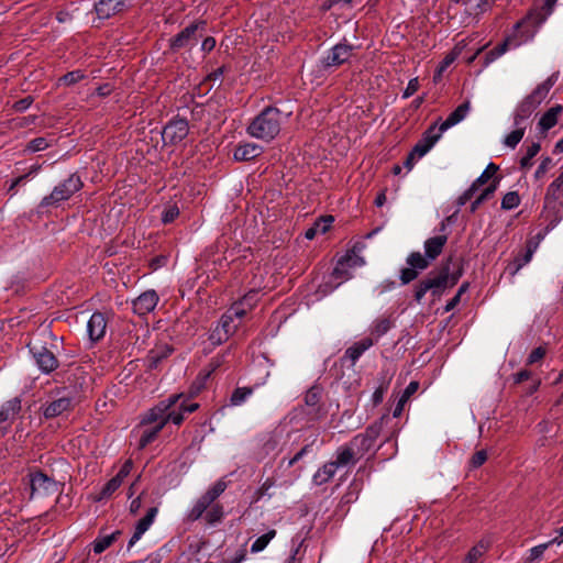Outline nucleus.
<instances>
[{
  "mask_svg": "<svg viewBox=\"0 0 563 563\" xmlns=\"http://www.w3.org/2000/svg\"><path fill=\"white\" fill-rule=\"evenodd\" d=\"M224 357V354L212 357L206 368L198 374L197 382L199 383V388L203 387L209 377L222 365Z\"/></svg>",
  "mask_w": 563,
  "mask_h": 563,
  "instance_id": "33",
  "label": "nucleus"
},
{
  "mask_svg": "<svg viewBox=\"0 0 563 563\" xmlns=\"http://www.w3.org/2000/svg\"><path fill=\"white\" fill-rule=\"evenodd\" d=\"M278 443H279L278 434L276 432L268 433L264 438V442H263V450H264V452L266 454L273 453L277 449Z\"/></svg>",
  "mask_w": 563,
  "mask_h": 563,
  "instance_id": "58",
  "label": "nucleus"
},
{
  "mask_svg": "<svg viewBox=\"0 0 563 563\" xmlns=\"http://www.w3.org/2000/svg\"><path fill=\"white\" fill-rule=\"evenodd\" d=\"M189 133V123L179 115L170 119L162 131V141L164 146H175L184 141Z\"/></svg>",
  "mask_w": 563,
  "mask_h": 563,
  "instance_id": "10",
  "label": "nucleus"
},
{
  "mask_svg": "<svg viewBox=\"0 0 563 563\" xmlns=\"http://www.w3.org/2000/svg\"><path fill=\"white\" fill-rule=\"evenodd\" d=\"M388 385L389 383L384 377L379 380L378 386L372 395L373 406H377L383 401L384 395L388 389Z\"/></svg>",
  "mask_w": 563,
  "mask_h": 563,
  "instance_id": "56",
  "label": "nucleus"
},
{
  "mask_svg": "<svg viewBox=\"0 0 563 563\" xmlns=\"http://www.w3.org/2000/svg\"><path fill=\"white\" fill-rule=\"evenodd\" d=\"M358 461L360 459L353 451L351 444L346 443L336 450L335 460L332 462L339 468L347 465H355Z\"/></svg>",
  "mask_w": 563,
  "mask_h": 563,
  "instance_id": "28",
  "label": "nucleus"
},
{
  "mask_svg": "<svg viewBox=\"0 0 563 563\" xmlns=\"http://www.w3.org/2000/svg\"><path fill=\"white\" fill-rule=\"evenodd\" d=\"M460 277L461 272L450 273L449 263L442 265L437 271L430 272L413 286V298L416 302L421 303L426 294L429 291L434 299L440 298L448 288L457 284Z\"/></svg>",
  "mask_w": 563,
  "mask_h": 563,
  "instance_id": "2",
  "label": "nucleus"
},
{
  "mask_svg": "<svg viewBox=\"0 0 563 563\" xmlns=\"http://www.w3.org/2000/svg\"><path fill=\"white\" fill-rule=\"evenodd\" d=\"M128 8L125 0H99L95 10L99 19L107 20Z\"/></svg>",
  "mask_w": 563,
  "mask_h": 563,
  "instance_id": "20",
  "label": "nucleus"
},
{
  "mask_svg": "<svg viewBox=\"0 0 563 563\" xmlns=\"http://www.w3.org/2000/svg\"><path fill=\"white\" fill-rule=\"evenodd\" d=\"M132 468H133V462H132V460L129 459L122 464L120 471L117 473L115 476H113V478L117 479V482H119V484L122 485L124 478L129 476Z\"/></svg>",
  "mask_w": 563,
  "mask_h": 563,
  "instance_id": "62",
  "label": "nucleus"
},
{
  "mask_svg": "<svg viewBox=\"0 0 563 563\" xmlns=\"http://www.w3.org/2000/svg\"><path fill=\"white\" fill-rule=\"evenodd\" d=\"M276 537V530L271 529L266 533L258 537L251 545L252 553H258L263 551L268 543Z\"/></svg>",
  "mask_w": 563,
  "mask_h": 563,
  "instance_id": "46",
  "label": "nucleus"
},
{
  "mask_svg": "<svg viewBox=\"0 0 563 563\" xmlns=\"http://www.w3.org/2000/svg\"><path fill=\"white\" fill-rule=\"evenodd\" d=\"M544 201L563 202V179L556 177L548 187Z\"/></svg>",
  "mask_w": 563,
  "mask_h": 563,
  "instance_id": "37",
  "label": "nucleus"
},
{
  "mask_svg": "<svg viewBox=\"0 0 563 563\" xmlns=\"http://www.w3.org/2000/svg\"><path fill=\"white\" fill-rule=\"evenodd\" d=\"M488 548L489 543L484 540H481L476 545H474L468 551L463 563H476L488 550Z\"/></svg>",
  "mask_w": 563,
  "mask_h": 563,
  "instance_id": "43",
  "label": "nucleus"
},
{
  "mask_svg": "<svg viewBox=\"0 0 563 563\" xmlns=\"http://www.w3.org/2000/svg\"><path fill=\"white\" fill-rule=\"evenodd\" d=\"M563 111V107L561 104H556L550 108L539 120V129L542 132H547L552 129L558 123V117Z\"/></svg>",
  "mask_w": 563,
  "mask_h": 563,
  "instance_id": "31",
  "label": "nucleus"
},
{
  "mask_svg": "<svg viewBox=\"0 0 563 563\" xmlns=\"http://www.w3.org/2000/svg\"><path fill=\"white\" fill-rule=\"evenodd\" d=\"M498 170V166L494 163H489L484 172L473 181L472 186H475V189L478 190L481 186L486 184Z\"/></svg>",
  "mask_w": 563,
  "mask_h": 563,
  "instance_id": "48",
  "label": "nucleus"
},
{
  "mask_svg": "<svg viewBox=\"0 0 563 563\" xmlns=\"http://www.w3.org/2000/svg\"><path fill=\"white\" fill-rule=\"evenodd\" d=\"M174 349L169 345H162L154 350H151L146 356L147 368L155 369L159 363L172 355Z\"/></svg>",
  "mask_w": 563,
  "mask_h": 563,
  "instance_id": "29",
  "label": "nucleus"
},
{
  "mask_svg": "<svg viewBox=\"0 0 563 563\" xmlns=\"http://www.w3.org/2000/svg\"><path fill=\"white\" fill-rule=\"evenodd\" d=\"M339 262H344V264L351 268L363 266L365 264L364 258L357 255L354 251L347 252L339 260Z\"/></svg>",
  "mask_w": 563,
  "mask_h": 563,
  "instance_id": "55",
  "label": "nucleus"
},
{
  "mask_svg": "<svg viewBox=\"0 0 563 563\" xmlns=\"http://www.w3.org/2000/svg\"><path fill=\"white\" fill-rule=\"evenodd\" d=\"M534 251L536 246L529 244L521 254H518L514 262L508 266L510 274L516 275L525 265H527L531 261Z\"/></svg>",
  "mask_w": 563,
  "mask_h": 563,
  "instance_id": "34",
  "label": "nucleus"
},
{
  "mask_svg": "<svg viewBox=\"0 0 563 563\" xmlns=\"http://www.w3.org/2000/svg\"><path fill=\"white\" fill-rule=\"evenodd\" d=\"M207 22L203 20L190 23L179 33L169 38V48L176 53L183 48L191 49L198 42L197 32L205 31Z\"/></svg>",
  "mask_w": 563,
  "mask_h": 563,
  "instance_id": "8",
  "label": "nucleus"
},
{
  "mask_svg": "<svg viewBox=\"0 0 563 563\" xmlns=\"http://www.w3.org/2000/svg\"><path fill=\"white\" fill-rule=\"evenodd\" d=\"M374 345V340L372 338H364L353 345L347 347L344 352L343 358H346L351 362V365L354 366L362 354L367 351L369 347Z\"/></svg>",
  "mask_w": 563,
  "mask_h": 563,
  "instance_id": "25",
  "label": "nucleus"
},
{
  "mask_svg": "<svg viewBox=\"0 0 563 563\" xmlns=\"http://www.w3.org/2000/svg\"><path fill=\"white\" fill-rule=\"evenodd\" d=\"M52 144L51 142L45 137H36L31 140L26 145V151L31 153H36L46 150Z\"/></svg>",
  "mask_w": 563,
  "mask_h": 563,
  "instance_id": "57",
  "label": "nucleus"
},
{
  "mask_svg": "<svg viewBox=\"0 0 563 563\" xmlns=\"http://www.w3.org/2000/svg\"><path fill=\"white\" fill-rule=\"evenodd\" d=\"M323 388L312 385L303 396V404L292 411V419L303 421L305 424H313L327 417L328 410L322 402Z\"/></svg>",
  "mask_w": 563,
  "mask_h": 563,
  "instance_id": "4",
  "label": "nucleus"
},
{
  "mask_svg": "<svg viewBox=\"0 0 563 563\" xmlns=\"http://www.w3.org/2000/svg\"><path fill=\"white\" fill-rule=\"evenodd\" d=\"M159 300L158 294L154 289H147L132 300V310L139 316H146L152 312Z\"/></svg>",
  "mask_w": 563,
  "mask_h": 563,
  "instance_id": "16",
  "label": "nucleus"
},
{
  "mask_svg": "<svg viewBox=\"0 0 563 563\" xmlns=\"http://www.w3.org/2000/svg\"><path fill=\"white\" fill-rule=\"evenodd\" d=\"M355 46L345 38L332 46L320 59L322 70L335 69L347 63L354 54Z\"/></svg>",
  "mask_w": 563,
  "mask_h": 563,
  "instance_id": "7",
  "label": "nucleus"
},
{
  "mask_svg": "<svg viewBox=\"0 0 563 563\" xmlns=\"http://www.w3.org/2000/svg\"><path fill=\"white\" fill-rule=\"evenodd\" d=\"M132 468H133V462H132V460L129 459L122 464L120 471L117 473L115 476H113V478L117 479V482H119V484L122 485L124 478L129 476Z\"/></svg>",
  "mask_w": 563,
  "mask_h": 563,
  "instance_id": "63",
  "label": "nucleus"
},
{
  "mask_svg": "<svg viewBox=\"0 0 563 563\" xmlns=\"http://www.w3.org/2000/svg\"><path fill=\"white\" fill-rule=\"evenodd\" d=\"M74 405V397L69 391H57L55 396L51 397L46 404L42 405L41 409L46 419L56 418L64 412L69 411Z\"/></svg>",
  "mask_w": 563,
  "mask_h": 563,
  "instance_id": "12",
  "label": "nucleus"
},
{
  "mask_svg": "<svg viewBox=\"0 0 563 563\" xmlns=\"http://www.w3.org/2000/svg\"><path fill=\"white\" fill-rule=\"evenodd\" d=\"M250 309H247L246 306H243L240 300L234 302L232 307L227 311L228 313H231L232 318L242 319Z\"/></svg>",
  "mask_w": 563,
  "mask_h": 563,
  "instance_id": "64",
  "label": "nucleus"
},
{
  "mask_svg": "<svg viewBox=\"0 0 563 563\" xmlns=\"http://www.w3.org/2000/svg\"><path fill=\"white\" fill-rule=\"evenodd\" d=\"M253 393V387H236L231 394L229 405L233 407L241 406L249 399V397Z\"/></svg>",
  "mask_w": 563,
  "mask_h": 563,
  "instance_id": "39",
  "label": "nucleus"
},
{
  "mask_svg": "<svg viewBox=\"0 0 563 563\" xmlns=\"http://www.w3.org/2000/svg\"><path fill=\"white\" fill-rule=\"evenodd\" d=\"M497 189V180L494 179L492 184H489L471 203L470 211L474 213L478 207L487 199H489Z\"/></svg>",
  "mask_w": 563,
  "mask_h": 563,
  "instance_id": "42",
  "label": "nucleus"
},
{
  "mask_svg": "<svg viewBox=\"0 0 563 563\" xmlns=\"http://www.w3.org/2000/svg\"><path fill=\"white\" fill-rule=\"evenodd\" d=\"M120 486H121V484H119V482H117V479H114L112 477L102 487L98 500H101V499H104V498H109L117 489H119Z\"/></svg>",
  "mask_w": 563,
  "mask_h": 563,
  "instance_id": "60",
  "label": "nucleus"
},
{
  "mask_svg": "<svg viewBox=\"0 0 563 563\" xmlns=\"http://www.w3.org/2000/svg\"><path fill=\"white\" fill-rule=\"evenodd\" d=\"M183 398V394H174L168 396L166 399L161 400L154 407L150 408L143 416L141 424H161L164 422L166 426L167 411L174 408L178 401Z\"/></svg>",
  "mask_w": 563,
  "mask_h": 563,
  "instance_id": "11",
  "label": "nucleus"
},
{
  "mask_svg": "<svg viewBox=\"0 0 563 563\" xmlns=\"http://www.w3.org/2000/svg\"><path fill=\"white\" fill-rule=\"evenodd\" d=\"M395 325V320L388 317H379L375 319L371 325V334L375 336L376 341L385 335Z\"/></svg>",
  "mask_w": 563,
  "mask_h": 563,
  "instance_id": "32",
  "label": "nucleus"
},
{
  "mask_svg": "<svg viewBox=\"0 0 563 563\" xmlns=\"http://www.w3.org/2000/svg\"><path fill=\"white\" fill-rule=\"evenodd\" d=\"M388 422H390L389 416L384 415L378 420L369 424L364 432L354 435L349 441L360 460L374 449L376 440L383 430V426Z\"/></svg>",
  "mask_w": 563,
  "mask_h": 563,
  "instance_id": "6",
  "label": "nucleus"
},
{
  "mask_svg": "<svg viewBox=\"0 0 563 563\" xmlns=\"http://www.w3.org/2000/svg\"><path fill=\"white\" fill-rule=\"evenodd\" d=\"M179 212L176 203H167L162 211L161 220L164 224L172 223L178 218Z\"/></svg>",
  "mask_w": 563,
  "mask_h": 563,
  "instance_id": "49",
  "label": "nucleus"
},
{
  "mask_svg": "<svg viewBox=\"0 0 563 563\" xmlns=\"http://www.w3.org/2000/svg\"><path fill=\"white\" fill-rule=\"evenodd\" d=\"M262 153L263 147L258 144L251 142L240 143L233 152V158L236 162H249L255 159Z\"/></svg>",
  "mask_w": 563,
  "mask_h": 563,
  "instance_id": "22",
  "label": "nucleus"
},
{
  "mask_svg": "<svg viewBox=\"0 0 563 563\" xmlns=\"http://www.w3.org/2000/svg\"><path fill=\"white\" fill-rule=\"evenodd\" d=\"M541 145L539 142H533L528 146L526 154L520 158V168L529 169L532 166L533 157L540 152Z\"/></svg>",
  "mask_w": 563,
  "mask_h": 563,
  "instance_id": "47",
  "label": "nucleus"
},
{
  "mask_svg": "<svg viewBox=\"0 0 563 563\" xmlns=\"http://www.w3.org/2000/svg\"><path fill=\"white\" fill-rule=\"evenodd\" d=\"M541 217L545 222V231L553 230L563 219V202L544 201Z\"/></svg>",
  "mask_w": 563,
  "mask_h": 563,
  "instance_id": "18",
  "label": "nucleus"
},
{
  "mask_svg": "<svg viewBox=\"0 0 563 563\" xmlns=\"http://www.w3.org/2000/svg\"><path fill=\"white\" fill-rule=\"evenodd\" d=\"M446 242L448 235L445 234L432 236L424 241V255L420 252H411L406 258L407 267L401 268L399 272L401 285H408L416 280L420 273L426 271L438 258Z\"/></svg>",
  "mask_w": 563,
  "mask_h": 563,
  "instance_id": "1",
  "label": "nucleus"
},
{
  "mask_svg": "<svg viewBox=\"0 0 563 563\" xmlns=\"http://www.w3.org/2000/svg\"><path fill=\"white\" fill-rule=\"evenodd\" d=\"M520 203V197L517 191L507 192L501 199V209L512 210Z\"/></svg>",
  "mask_w": 563,
  "mask_h": 563,
  "instance_id": "54",
  "label": "nucleus"
},
{
  "mask_svg": "<svg viewBox=\"0 0 563 563\" xmlns=\"http://www.w3.org/2000/svg\"><path fill=\"white\" fill-rule=\"evenodd\" d=\"M260 300V291L257 289H251L241 299L240 302L246 306L247 309H253Z\"/></svg>",
  "mask_w": 563,
  "mask_h": 563,
  "instance_id": "59",
  "label": "nucleus"
},
{
  "mask_svg": "<svg viewBox=\"0 0 563 563\" xmlns=\"http://www.w3.org/2000/svg\"><path fill=\"white\" fill-rule=\"evenodd\" d=\"M82 187L84 183L80 176L74 173L55 186L49 195L43 197L38 208L58 207L62 202L69 200Z\"/></svg>",
  "mask_w": 563,
  "mask_h": 563,
  "instance_id": "5",
  "label": "nucleus"
},
{
  "mask_svg": "<svg viewBox=\"0 0 563 563\" xmlns=\"http://www.w3.org/2000/svg\"><path fill=\"white\" fill-rule=\"evenodd\" d=\"M318 440V434L314 435L312 441L305 444L292 457L286 460V457L283 459V463L286 462L287 468L292 467L297 462H299L303 456L312 452V446Z\"/></svg>",
  "mask_w": 563,
  "mask_h": 563,
  "instance_id": "45",
  "label": "nucleus"
},
{
  "mask_svg": "<svg viewBox=\"0 0 563 563\" xmlns=\"http://www.w3.org/2000/svg\"><path fill=\"white\" fill-rule=\"evenodd\" d=\"M556 1L558 0H544V3L539 11H531L526 19L515 24V32H519L527 23L530 22L537 25L542 24L548 16L552 14Z\"/></svg>",
  "mask_w": 563,
  "mask_h": 563,
  "instance_id": "17",
  "label": "nucleus"
},
{
  "mask_svg": "<svg viewBox=\"0 0 563 563\" xmlns=\"http://www.w3.org/2000/svg\"><path fill=\"white\" fill-rule=\"evenodd\" d=\"M283 112L276 107H265L247 125L250 136L264 142L273 141L280 132Z\"/></svg>",
  "mask_w": 563,
  "mask_h": 563,
  "instance_id": "3",
  "label": "nucleus"
},
{
  "mask_svg": "<svg viewBox=\"0 0 563 563\" xmlns=\"http://www.w3.org/2000/svg\"><path fill=\"white\" fill-rule=\"evenodd\" d=\"M31 497L48 496L58 490V484L55 479L48 477L45 473L38 471L31 474Z\"/></svg>",
  "mask_w": 563,
  "mask_h": 563,
  "instance_id": "14",
  "label": "nucleus"
},
{
  "mask_svg": "<svg viewBox=\"0 0 563 563\" xmlns=\"http://www.w3.org/2000/svg\"><path fill=\"white\" fill-rule=\"evenodd\" d=\"M29 352L43 374H51L58 368L59 362L55 354L45 345L36 342H30L27 344Z\"/></svg>",
  "mask_w": 563,
  "mask_h": 563,
  "instance_id": "9",
  "label": "nucleus"
},
{
  "mask_svg": "<svg viewBox=\"0 0 563 563\" xmlns=\"http://www.w3.org/2000/svg\"><path fill=\"white\" fill-rule=\"evenodd\" d=\"M515 130L505 136L504 144L507 147L515 150L520 141L523 139L527 125H514Z\"/></svg>",
  "mask_w": 563,
  "mask_h": 563,
  "instance_id": "41",
  "label": "nucleus"
},
{
  "mask_svg": "<svg viewBox=\"0 0 563 563\" xmlns=\"http://www.w3.org/2000/svg\"><path fill=\"white\" fill-rule=\"evenodd\" d=\"M164 429V422L161 424H155L152 428H148L143 431L140 441L139 446L141 449H144L148 444H151L158 435V433Z\"/></svg>",
  "mask_w": 563,
  "mask_h": 563,
  "instance_id": "44",
  "label": "nucleus"
},
{
  "mask_svg": "<svg viewBox=\"0 0 563 563\" xmlns=\"http://www.w3.org/2000/svg\"><path fill=\"white\" fill-rule=\"evenodd\" d=\"M213 503H211L207 497L206 495L203 494L202 496H200L197 501L195 503V505L192 506V508L188 511V515H187V519L189 521H196L198 519H200L203 514L206 515L208 508L212 505Z\"/></svg>",
  "mask_w": 563,
  "mask_h": 563,
  "instance_id": "35",
  "label": "nucleus"
},
{
  "mask_svg": "<svg viewBox=\"0 0 563 563\" xmlns=\"http://www.w3.org/2000/svg\"><path fill=\"white\" fill-rule=\"evenodd\" d=\"M471 109V103L470 101H465L463 102L462 104H460L455 110H453L449 117L439 125V128L441 129V131L444 133L446 130H449L450 128L456 125L457 123H460L461 121H463L468 111Z\"/></svg>",
  "mask_w": 563,
  "mask_h": 563,
  "instance_id": "26",
  "label": "nucleus"
},
{
  "mask_svg": "<svg viewBox=\"0 0 563 563\" xmlns=\"http://www.w3.org/2000/svg\"><path fill=\"white\" fill-rule=\"evenodd\" d=\"M22 410V399L16 396L0 406V437L5 435Z\"/></svg>",
  "mask_w": 563,
  "mask_h": 563,
  "instance_id": "13",
  "label": "nucleus"
},
{
  "mask_svg": "<svg viewBox=\"0 0 563 563\" xmlns=\"http://www.w3.org/2000/svg\"><path fill=\"white\" fill-rule=\"evenodd\" d=\"M224 517V509L221 504L213 503L205 515V520L210 526H216L221 522Z\"/></svg>",
  "mask_w": 563,
  "mask_h": 563,
  "instance_id": "40",
  "label": "nucleus"
},
{
  "mask_svg": "<svg viewBox=\"0 0 563 563\" xmlns=\"http://www.w3.org/2000/svg\"><path fill=\"white\" fill-rule=\"evenodd\" d=\"M121 534L120 530H117L107 536H98L92 542V551L95 554H101L104 552Z\"/></svg>",
  "mask_w": 563,
  "mask_h": 563,
  "instance_id": "36",
  "label": "nucleus"
},
{
  "mask_svg": "<svg viewBox=\"0 0 563 563\" xmlns=\"http://www.w3.org/2000/svg\"><path fill=\"white\" fill-rule=\"evenodd\" d=\"M559 79V73L552 74L543 82L537 86V88L527 96L530 100L534 101L536 104L540 106L541 102L547 98L550 89L555 85Z\"/></svg>",
  "mask_w": 563,
  "mask_h": 563,
  "instance_id": "27",
  "label": "nucleus"
},
{
  "mask_svg": "<svg viewBox=\"0 0 563 563\" xmlns=\"http://www.w3.org/2000/svg\"><path fill=\"white\" fill-rule=\"evenodd\" d=\"M523 40H517L516 35L514 37L509 36L507 37L503 43L498 44L493 49L488 51L484 56V63L483 67L489 66L493 62H495L497 58H499L501 55H504L508 47H518Z\"/></svg>",
  "mask_w": 563,
  "mask_h": 563,
  "instance_id": "23",
  "label": "nucleus"
},
{
  "mask_svg": "<svg viewBox=\"0 0 563 563\" xmlns=\"http://www.w3.org/2000/svg\"><path fill=\"white\" fill-rule=\"evenodd\" d=\"M539 106L534 101L526 97L516 108L514 112V125H527L528 120Z\"/></svg>",
  "mask_w": 563,
  "mask_h": 563,
  "instance_id": "24",
  "label": "nucleus"
},
{
  "mask_svg": "<svg viewBox=\"0 0 563 563\" xmlns=\"http://www.w3.org/2000/svg\"><path fill=\"white\" fill-rule=\"evenodd\" d=\"M108 320L104 313L100 311L93 312L87 322V334L92 343L100 341L107 331Z\"/></svg>",
  "mask_w": 563,
  "mask_h": 563,
  "instance_id": "19",
  "label": "nucleus"
},
{
  "mask_svg": "<svg viewBox=\"0 0 563 563\" xmlns=\"http://www.w3.org/2000/svg\"><path fill=\"white\" fill-rule=\"evenodd\" d=\"M332 276L334 279L340 280V284L352 278L351 267H347L344 262H339L333 268Z\"/></svg>",
  "mask_w": 563,
  "mask_h": 563,
  "instance_id": "50",
  "label": "nucleus"
},
{
  "mask_svg": "<svg viewBox=\"0 0 563 563\" xmlns=\"http://www.w3.org/2000/svg\"><path fill=\"white\" fill-rule=\"evenodd\" d=\"M336 471H338V467L335 466V464L332 461H330L317 470V472L312 476V482L317 486L327 484L328 482H330L333 478Z\"/></svg>",
  "mask_w": 563,
  "mask_h": 563,
  "instance_id": "30",
  "label": "nucleus"
},
{
  "mask_svg": "<svg viewBox=\"0 0 563 563\" xmlns=\"http://www.w3.org/2000/svg\"><path fill=\"white\" fill-rule=\"evenodd\" d=\"M157 514H158V508L151 507L147 510L146 515L136 522L134 533L132 534V537L128 543V550H130L142 538V536L150 529V527L153 525Z\"/></svg>",
  "mask_w": 563,
  "mask_h": 563,
  "instance_id": "21",
  "label": "nucleus"
},
{
  "mask_svg": "<svg viewBox=\"0 0 563 563\" xmlns=\"http://www.w3.org/2000/svg\"><path fill=\"white\" fill-rule=\"evenodd\" d=\"M495 0H471V13L479 14L488 10Z\"/></svg>",
  "mask_w": 563,
  "mask_h": 563,
  "instance_id": "61",
  "label": "nucleus"
},
{
  "mask_svg": "<svg viewBox=\"0 0 563 563\" xmlns=\"http://www.w3.org/2000/svg\"><path fill=\"white\" fill-rule=\"evenodd\" d=\"M443 132L438 126V123L431 124L421 135V139L412 147L413 154L418 158L423 157L441 139Z\"/></svg>",
  "mask_w": 563,
  "mask_h": 563,
  "instance_id": "15",
  "label": "nucleus"
},
{
  "mask_svg": "<svg viewBox=\"0 0 563 563\" xmlns=\"http://www.w3.org/2000/svg\"><path fill=\"white\" fill-rule=\"evenodd\" d=\"M85 78H86L85 73L80 69H76V70L68 71L67 74L62 76L59 78V82H62L65 86H73Z\"/></svg>",
  "mask_w": 563,
  "mask_h": 563,
  "instance_id": "53",
  "label": "nucleus"
},
{
  "mask_svg": "<svg viewBox=\"0 0 563 563\" xmlns=\"http://www.w3.org/2000/svg\"><path fill=\"white\" fill-rule=\"evenodd\" d=\"M332 222H333V217H331V216L320 218L314 223V225H312L305 232V238L308 240H312L317 235L318 232H321L324 234L330 229Z\"/></svg>",
  "mask_w": 563,
  "mask_h": 563,
  "instance_id": "38",
  "label": "nucleus"
},
{
  "mask_svg": "<svg viewBox=\"0 0 563 563\" xmlns=\"http://www.w3.org/2000/svg\"><path fill=\"white\" fill-rule=\"evenodd\" d=\"M225 489L227 483L223 479H219L205 493V495L211 503H214Z\"/></svg>",
  "mask_w": 563,
  "mask_h": 563,
  "instance_id": "52",
  "label": "nucleus"
},
{
  "mask_svg": "<svg viewBox=\"0 0 563 563\" xmlns=\"http://www.w3.org/2000/svg\"><path fill=\"white\" fill-rule=\"evenodd\" d=\"M233 321L234 320H233L231 313L225 312L221 317V319L219 321V324L216 327V329H221V331L223 333H225L227 335L231 336L234 333V331H235V329L238 327L236 324L233 323Z\"/></svg>",
  "mask_w": 563,
  "mask_h": 563,
  "instance_id": "51",
  "label": "nucleus"
}]
</instances>
